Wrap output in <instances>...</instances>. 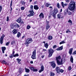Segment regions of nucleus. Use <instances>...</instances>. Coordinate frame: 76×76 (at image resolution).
Returning a JSON list of instances; mask_svg holds the SVG:
<instances>
[{"label": "nucleus", "mask_w": 76, "mask_h": 76, "mask_svg": "<svg viewBox=\"0 0 76 76\" xmlns=\"http://www.w3.org/2000/svg\"><path fill=\"white\" fill-rule=\"evenodd\" d=\"M7 22H8V21H9V16H7Z\"/></svg>", "instance_id": "48"}, {"label": "nucleus", "mask_w": 76, "mask_h": 76, "mask_svg": "<svg viewBox=\"0 0 76 76\" xmlns=\"http://www.w3.org/2000/svg\"><path fill=\"white\" fill-rule=\"evenodd\" d=\"M72 51H73V48H71L69 49V53L70 55L72 54Z\"/></svg>", "instance_id": "18"}, {"label": "nucleus", "mask_w": 76, "mask_h": 76, "mask_svg": "<svg viewBox=\"0 0 76 76\" xmlns=\"http://www.w3.org/2000/svg\"><path fill=\"white\" fill-rule=\"evenodd\" d=\"M57 7L58 8H60V7L59 5V3H58L57 4Z\"/></svg>", "instance_id": "43"}, {"label": "nucleus", "mask_w": 76, "mask_h": 76, "mask_svg": "<svg viewBox=\"0 0 76 76\" xmlns=\"http://www.w3.org/2000/svg\"><path fill=\"white\" fill-rule=\"evenodd\" d=\"M33 40L31 38H28V39L26 40V42L25 43V44L26 45H28L29 44H31Z\"/></svg>", "instance_id": "3"}, {"label": "nucleus", "mask_w": 76, "mask_h": 76, "mask_svg": "<svg viewBox=\"0 0 76 76\" xmlns=\"http://www.w3.org/2000/svg\"><path fill=\"white\" fill-rule=\"evenodd\" d=\"M31 58L32 59L36 58V50L34 49L33 51L31 56Z\"/></svg>", "instance_id": "5"}, {"label": "nucleus", "mask_w": 76, "mask_h": 76, "mask_svg": "<svg viewBox=\"0 0 76 76\" xmlns=\"http://www.w3.org/2000/svg\"><path fill=\"white\" fill-rule=\"evenodd\" d=\"M49 8H50V9H52V8H53V7L51 6H50L49 7Z\"/></svg>", "instance_id": "61"}, {"label": "nucleus", "mask_w": 76, "mask_h": 76, "mask_svg": "<svg viewBox=\"0 0 76 76\" xmlns=\"http://www.w3.org/2000/svg\"><path fill=\"white\" fill-rule=\"evenodd\" d=\"M18 56H19V54H18V53H17L14 55V57H18Z\"/></svg>", "instance_id": "30"}, {"label": "nucleus", "mask_w": 76, "mask_h": 76, "mask_svg": "<svg viewBox=\"0 0 76 76\" xmlns=\"http://www.w3.org/2000/svg\"><path fill=\"white\" fill-rule=\"evenodd\" d=\"M25 37L24 36H23L22 37V39H23V38H24Z\"/></svg>", "instance_id": "63"}, {"label": "nucleus", "mask_w": 76, "mask_h": 76, "mask_svg": "<svg viewBox=\"0 0 76 76\" xmlns=\"http://www.w3.org/2000/svg\"><path fill=\"white\" fill-rule=\"evenodd\" d=\"M4 37H5V35L3 34L0 37V43L1 44H3V40L4 39Z\"/></svg>", "instance_id": "7"}, {"label": "nucleus", "mask_w": 76, "mask_h": 76, "mask_svg": "<svg viewBox=\"0 0 76 76\" xmlns=\"http://www.w3.org/2000/svg\"><path fill=\"white\" fill-rule=\"evenodd\" d=\"M2 63L4 64H7V62L5 61H2Z\"/></svg>", "instance_id": "32"}, {"label": "nucleus", "mask_w": 76, "mask_h": 76, "mask_svg": "<svg viewBox=\"0 0 76 76\" xmlns=\"http://www.w3.org/2000/svg\"><path fill=\"white\" fill-rule=\"evenodd\" d=\"M31 28V26H27V29H29Z\"/></svg>", "instance_id": "39"}, {"label": "nucleus", "mask_w": 76, "mask_h": 76, "mask_svg": "<svg viewBox=\"0 0 76 76\" xmlns=\"http://www.w3.org/2000/svg\"><path fill=\"white\" fill-rule=\"evenodd\" d=\"M59 71L61 73H63V72H64V70H63L61 69L59 70Z\"/></svg>", "instance_id": "38"}, {"label": "nucleus", "mask_w": 76, "mask_h": 76, "mask_svg": "<svg viewBox=\"0 0 76 76\" xmlns=\"http://www.w3.org/2000/svg\"><path fill=\"white\" fill-rule=\"evenodd\" d=\"M9 44H10V42H9L6 43V45H9Z\"/></svg>", "instance_id": "46"}, {"label": "nucleus", "mask_w": 76, "mask_h": 76, "mask_svg": "<svg viewBox=\"0 0 76 76\" xmlns=\"http://www.w3.org/2000/svg\"><path fill=\"white\" fill-rule=\"evenodd\" d=\"M12 55H13L15 54V51H13L12 53Z\"/></svg>", "instance_id": "53"}, {"label": "nucleus", "mask_w": 76, "mask_h": 76, "mask_svg": "<svg viewBox=\"0 0 76 76\" xmlns=\"http://www.w3.org/2000/svg\"><path fill=\"white\" fill-rule=\"evenodd\" d=\"M25 72L26 73H29V71H30V70L29 69H27L26 68L25 69Z\"/></svg>", "instance_id": "25"}, {"label": "nucleus", "mask_w": 76, "mask_h": 76, "mask_svg": "<svg viewBox=\"0 0 76 76\" xmlns=\"http://www.w3.org/2000/svg\"><path fill=\"white\" fill-rule=\"evenodd\" d=\"M2 53H4V50H2Z\"/></svg>", "instance_id": "64"}, {"label": "nucleus", "mask_w": 76, "mask_h": 76, "mask_svg": "<svg viewBox=\"0 0 76 76\" xmlns=\"http://www.w3.org/2000/svg\"><path fill=\"white\" fill-rule=\"evenodd\" d=\"M65 42L64 41V40H63L61 42H60L59 43V44H60V45H61V44H65Z\"/></svg>", "instance_id": "26"}, {"label": "nucleus", "mask_w": 76, "mask_h": 76, "mask_svg": "<svg viewBox=\"0 0 76 76\" xmlns=\"http://www.w3.org/2000/svg\"><path fill=\"white\" fill-rule=\"evenodd\" d=\"M49 6H51V4L50 3H47L46 4V6L47 7H49Z\"/></svg>", "instance_id": "27"}, {"label": "nucleus", "mask_w": 76, "mask_h": 76, "mask_svg": "<svg viewBox=\"0 0 76 76\" xmlns=\"http://www.w3.org/2000/svg\"><path fill=\"white\" fill-rule=\"evenodd\" d=\"M68 22H69V23H72V21L71 20H69V21H68Z\"/></svg>", "instance_id": "42"}, {"label": "nucleus", "mask_w": 76, "mask_h": 76, "mask_svg": "<svg viewBox=\"0 0 76 76\" xmlns=\"http://www.w3.org/2000/svg\"><path fill=\"white\" fill-rule=\"evenodd\" d=\"M74 54H76V50L74 51L72 55H74Z\"/></svg>", "instance_id": "45"}, {"label": "nucleus", "mask_w": 76, "mask_h": 76, "mask_svg": "<svg viewBox=\"0 0 76 76\" xmlns=\"http://www.w3.org/2000/svg\"><path fill=\"white\" fill-rule=\"evenodd\" d=\"M17 26V28H19V24H16V25Z\"/></svg>", "instance_id": "51"}, {"label": "nucleus", "mask_w": 76, "mask_h": 76, "mask_svg": "<svg viewBox=\"0 0 76 76\" xmlns=\"http://www.w3.org/2000/svg\"><path fill=\"white\" fill-rule=\"evenodd\" d=\"M33 71V72H37V71H38V69H34Z\"/></svg>", "instance_id": "41"}, {"label": "nucleus", "mask_w": 76, "mask_h": 76, "mask_svg": "<svg viewBox=\"0 0 76 76\" xmlns=\"http://www.w3.org/2000/svg\"><path fill=\"white\" fill-rule=\"evenodd\" d=\"M60 68L58 66H56V68L55 70L57 72V73H60Z\"/></svg>", "instance_id": "9"}, {"label": "nucleus", "mask_w": 76, "mask_h": 76, "mask_svg": "<svg viewBox=\"0 0 76 76\" xmlns=\"http://www.w3.org/2000/svg\"><path fill=\"white\" fill-rule=\"evenodd\" d=\"M60 59H61V56H58V57L56 58L57 63L58 65H61L63 64V59H61V61H60Z\"/></svg>", "instance_id": "2"}, {"label": "nucleus", "mask_w": 76, "mask_h": 76, "mask_svg": "<svg viewBox=\"0 0 76 76\" xmlns=\"http://www.w3.org/2000/svg\"><path fill=\"white\" fill-rule=\"evenodd\" d=\"M29 69L30 70H33V71L34 69V68L32 67H29Z\"/></svg>", "instance_id": "33"}, {"label": "nucleus", "mask_w": 76, "mask_h": 76, "mask_svg": "<svg viewBox=\"0 0 76 76\" xmlns=\"http://www.w3.org/2000/svg\"><path fill=\"white\" fill-rule=\"evenodd\" d=\"M76 2H71L69 6V10L71 11H72L73 12H74L75 10V6H76V4H75Z\"/></svg>", "instance_id": "1"}, {"label": "nucleus", "mask_w": 76, "mask_h": 76, "mask_svg": "<svg viewBox=\"0 0 76 76\" xmlns=\"http://www.w3.org/2000/svg\"><path fill=\"white\" fill-rule=\"evenodd\" d=\"M39 17H40V19H42L44 18V15L43 13L41 12L39 15Z\"/></svg>", "instance_id": "10"}, {"label": "nucleus", "mask_w": 76, "mask_h": 76, "mask_svg": "<svg viewBox=\"0 0 76 76\" xmlns=\"http://www.w3.org/2000/svg\"><path fill=\"white\" fill-rule=\"evenodd\" d=\"M63 46H62L59 48H58L56 49V50H57V51H61V50H63Z\"/></svg>", "instance_id": "16"}, {"label": "nucleus", "mask_w": 76, "mask_h": 76, "mask_svg": "<svg viewBox=\"0 0 76 76\" xmlns=\"http://www.w3.org/2000/svg\"><path fill=\"white\" fill-rule=\"evenodd\" d=\"M48 39L49 40H51V39H53V37H52L51 36H50L48 37Z\"/></svg>", "instance_id": "24"}, {"label": "nucleus", "mask_w": 76, "mask_h": 76, "mask_svg": "<svg viewBox=\"0 0 76 76\" xmlns=\"http://www.w3.org/2000/svg\"><path fill=\"white\" fill-rule=\"evenodd\" d=\"M44 66H42L41 67L40 70L39 71V73H41V72L44 71Z\"/></svg>", "instance_id": "13"}, {"label": "nucleus", "mask_w": 76, "mask_h": 76, "mask_svg": "<svg viewBox=\"0 0 76 76\" xmlns=\"http://www.w3.org/2000/svg\"><path fill=\"white\" fill-rule=\"evenodd\" d=\"M12 2H13V1H11V3H10V7H12Z\"/></svg>", "instance_id": "40"}, {"label": "nucleus", "mask_w": 76, "mask_h": 76, "mask_svg": "<svg viewBox=\"0 0 76 76\" xmlns=\"http://www.w3.org/2000/svg\"><path fill=\"white\" fill-rule=\"evenodd\" d=\"M46 23H47V25H48V24H49V21H47Z\"/></svg>", "instance_id": "57"}, {"label": "nucleus", "mask_w": 76, "mask_h": 76, "mask_svg": "<svg viewBox=\"0 0 76 76\" xmlns=\"http://www.w3.org/2000/svg\"><path fill=\"white\" fill-rule=\"evenodd\" d=\"M66 33H68V32H71V31H69V29H68L66 31Z\"/></svg>", "instance_id": "47"}, {"label": "nucleus", "mask_w": 76, "mask_h": 76, "mask_svg": "<svg viewBox=\"0 0 76 76\" xmlns=\"http://www.w3.org/2000/svg\"><path fill=\"white\" fill-rule=\"evenodd\" d=\"M49 45H48V43H46L45 44H44L45 47V48L46 49L48 48V47Z\"/></svg>", "instance_id": "20"}, {"label": "nucleus", "mask_w": 76, "mask_h": 76, "mask_svg": "<svg viewBox=\"0 0 76 76\" xmlns=\"http://www.w3.org/2000/svg\"><path fill=\"white\" fill-rule=\"evenodd\" d=\"M46 51H47V50H46V49H44L43 50V51H46Z\"/></svg>", "instance_id": "54"}, {"label": "nucleus", "mask_w": 76, "mask_h": 76, "mask_svg": "<svg viewBox=\"0 0 76 76\" xmlns=\"http://www.w3.org/2000/svg\"><path fill=\"white\" fill-rule=\"evenodd\" d=\"M2 50L5 51L6 50V48L5 47H2L1 48Z\"/></svg>", "instance_id": "28"}, {"label": "nucleus", "mask_w": 76, "mask_h": 76, "mask_svg": "<svg viewBox=\"0 0 76 76\" xmlns=\"http://www.w3.org/2000/svg\"><path fill=\"white\" fill-rule=\"evenodd\" d=\"M17 60L18 63H20V61H21V59H19L18 58L17 59Z\"/></svg>", "instance_id": "29"}, {"label": "nucleus", "mask_w": 76, "mask_h": 76, "mask_svg": "<svg viewBox=\"0 0 76 76\" xmlns=\"http://www.w3.org/2000/svg\"><path fill=\"white\" fill-rule=\"evenodd\" d=\"M57 47L56 45H55L53 47V48H56Z\"/></svg>", "instance_id": "58"}, {"label": "nucleus", "mask_w": 76, "mask_h": 76, "mask_svg": "<svg viewBox=\"0 0 76 76\" xmlns=\"http://www.w3.org/2000/svg\"><path fill=\"white\" fill-rule=\"evenodd\" d=\"M70 61L72 63H73V57L72 56H71Z\"/></svg>", "instance_id": "23"}, {"label": "nucleus", "mask_w": 76, "mask_h": 76, "mask_svg": "<svg viewBox=\"0 0 76 76\" xmlns=\"http://www.w3.org/2000/svg\"><path fill=\"white\" fill-rule=\"evenodd\" d=\"M34 8L35 10H38L39 8L38 7L37 5H34Z\"/></svg>", "instance_id": "17"}, {"label": "nucleus", "mask_w": 76, "mask_h": 76, "mask_svg": "<svg viewBox=\"0 0 76 76\" xmlns=\"http://www.w3.org/2000/svg\"><path fill=\"white\" fill-rule=\"evenodd\" d=\"M22 21L21 17H19L18 19L16 20V22H17L18 23H20V22Z\"/></svg>", "instance_id": "15"}, {"label": "nucleus", "mask_w": 76, "mask_h": 76, "mask_svg": "<svg viewBox=\"0 0 76 76\" xmlns=\"http://www.w3.org/2000/svg\"><path fill=\"white\" fill-rule=\"evenodd\" d=\"M68 68H69V71L71 70L72 69V67H71V66H69V67Z\"/></svg>", "instance_id": "44"}, {"label": "nucleus", "mask_w": 76, "mask_h": 76, "mask_svg": "<svg viewBox=\"0 0 76 76\" xmlns=\"http://www.w3.org/2000/svg\"><path fill=\"white\" fill-rule=\"evenodd\" d=\"M33 5H31L30 6V8L31 9V10H32V9H33Z\"/></svg>", "instance_id": "36"}, {"label": "nucleus", "mask_w": 76, "mask_h": 76, "mask_svg": "<svg viewBox=\"0 0 76 76\" xmlns=\"http://www.w3.org/2000/svg\"><path fill=\"white\" fill-rule=\"evenodd\" d=\"M68 15H72V12H69L68 13Z\"/></svg>", "instance_id": "50"}, {"label": "nucleus", "mask_w": 76, "mask_h": 76, "mask_svg": "<svg viewBox=\"0 0 76 76\" xmlns=\"http://www.w3.org/2000/svg\"><path fill=\"white\" fill-rule=\"evenodd\" d=\"M58 10H55L54 11H53L52 14V16L54 17V19L56 18V14L58 13Z\"/></svg>", "instance_id": "6"}, {"label": "nucleus", "mask_w": 76, "mask_h": 76, "mask_svg": "<svg viewBox=\"0 0 76 76\" xmlns=\"http://www.w3.org/2000/svg\"><path fill=\"white\" fill-rule=\"evenodd\" d=\"M30 14L28 15V16H34V12L33 10H31L30 11Z\"/></svg>", "instance_id": "8"}, {"label": "nucleus", "mask_w": 76, "mask_h": 76, "mask_svg": "<svg viewBox=\"0 0 76 76\" xmlns=\"http://www.w3.org/2000/svg\"><path fill=\"white\" fill-rule=\"evenodd\" d=\"M21 3L23 5H25V2L24 1H22L21 2Z\"/></svg>", "instance_id": "37"}, {"label": "nucleus", "mask_w": 76, "mask_h": 76, "mask_svg": "<svg viewBox=\"0 0 76 76\" xmlns=\"http://www.w3.org/2000/svg\"><path fill=\"white\" fill-rule=\"evenodd\" d=\"M30 63H31V64H33V61H30Z\"/></svg>", "instance_id": "60"}, {"label": "nucleus", "mask_w": 76, "mask_h": 76, "mask_svg": "<svg viewBox=\"0 0 76 76\" xmlns=\"http://www.w3.org/2000/svg\"><path fill=\"white\" fill-rule=\"evenodd\" d=\"M16 23H14L12 24V26H16Z\"/></svg>", "instance_id": "49"}, {"label": "nucleus", "mask_w": 76, "mask_h": 76, "mask_svg": "<svg viewBox=\"0 0 76 76\" xmlns=\"http://www.w3.org/2000/svg\"><path fill=\"white\" fill-rule=\"evenodd\" d=\"M54 51L52 49H50L48 50V52L49 53L48 57H50L52 56L53 54L54 53Z\"/></svg>", "instance_id": "4"}, {"label": "nucleus", "mask_w": 76, "mask_h": 76, "mask_svg": "<svg viewBox=\"0 0 76 76\" xmlns=\"http://www.w3.org/2000/svg\"><path fill=\"white\" fill-rule=\"evenodd\" d=\"M21 9L22 10H25V7H22L21 8Z\"/></svg>", "instance_id": "35"}, {"label": "nucleus", "mask_w": 76, "mask_h": 76, "mask_svg": "<svg viewBox=\"0 0 76 76\" xmlns=\"http://www.w3.org/2000/svg\"><path fill=\"white\" fill-rule=\"evenodd\" d=\"M50 76H55V73L53 72H51L50 73Z\"/></svg>", "instance_id": "22"}, {"label": "nucleus", "mask_w": 76, "mask_h": 76, "mask_svg": "<svg viewBox=\"0 0 76 76\" xmlns=\"http://www.w3.org/2000/svg\"><path fill=\"white\" fill-rule=\"evenodd\" d=\"M51 65L53 68H55L56 66V64L54 62H51Z\"/></svg>", "instance_id": "11"}, {"label": "nucleus", "mask_w": 76, "mask_h": 76, "mask_svg": "<svg viewBox=\"0 0 76 76\" xmlns=\"http://www.w3.org/2000/svg\"><path fill=\"white\" fill-rule=\"evenodd\" d=\"M20 36H21V34L20 32H18L17 33V35L16 36L17 37L19 38Z\"/></svg>", "instance_id": "19"}, {"label": "nucleus", "mask_w": 76, "mask_h": 76, "mask_svg": "<svg viewBox=\"0 0 76 76\" xmlns=\"http://www.w3.org/2000/svg\"><path fill=\"white\" fill-rule=\"evenodd\" d=\"M61 4L63 8H64V6H67V4H64V2H62L61 3Z\"/></svg>", "instance_id": "12"}, {"label": "nucleus", "mask_w": 76, "mask_h": 76, "mask_svg": "<svg viewBox=\"0 0 76 76\" xmlns=\"http://www.w3.org/2000/svg\"><path fill=\"white\" fill-rule=\"evenodd\" d=\"M44 56H44V55L42 56V58H44Z\"/></svg>", "instance_id": "59"}, {"label": "nucleus", "mask_w": 76, "mask_h": 76, "mask_svg": "<svg viewBox=\"0 0 76 76\" xmlns=\"http://www.w3.org/2000/svg\"><path fill=\"white\" fill-rule=\"evenodd\" d=\"M58 19H60V17H61V14H58L57 15Z\"/></svg>", "instance_id": "31"}, {"label": "nucleus", "mask_w": 76, "mask_h": 76, "mask_svg": "<svg viewBox=\"0 0 76 76\" xmlns=\"http://www.w3.org/2000/svg\"><path fill=\"white\" fill-rule=\"evenodd\" d=\"M37 3V2H34V4H36Z\"/></svg>", "instance_id": "62"}, {"label": "nucleus", "mask_w": 76, "mask_h": 76, "mask_svg": "<svg viewBox=\"0 0 76 76\" xmlns=\"http://www.w3.org/2000/svg\"><path fill=\"white\" fill-rule=\"evenodd\" d=\"M50 25H49V24H47L46 26V30H47V29H48L49 28H50Z\"/></svg>", "instance_id": "21"}, {"label": "nucleus", "mask_w": 76, "mask_h": 76, "mask_svg": "<svg viewBox=\"0 0 76 76\" xmlns=\"http://www.w3.org/2000/svg\"><path fill=\"white\" fill-rule=\"evenodd\" d=\"M10 7L11 9L10 10V12H12V7Z\"/></svg>", "instance_id": "55"}, {"label": "nucleus", "mask_w": 76, "mask_h": 76, "mask_svg": "<svg viewBox=\"0 0 76 76\" xmlns=\"http://www.w3.org/2000/svg\"><path fill=\"white\" fill-rule=\"evenodd\" d=\"M17 30L16 29H14L13 31H12V34L13 35H15L16 34H17Z\"/></svg>", "instance_id": "14"}, {"label": "nucleus", "mask_w": 76, "mask_h": 76, "mask_svg": "<svg viewBox=\"0 0 76 76\" xmlns=\"http://www.w3.org/2000/svg\"><path fill=\"white\" fill-rule=\"evenodd\" d=\"M66 3H69V0H66Z\"/></svg>", "instance_id": "52"}, {"label": "nucleus", "mask_w": 76, "mask_h": 76, "mask_svg": "<svg viewBox=\"0 0 76 76\" xmlns=\"http://www.w3.org/2000/svg\"><path fill=\"white\" fill-rule=\"evenodd\" d=\"M20 22L21 23H22V24H24V23L23 21H21Z\"/></svg>", "instance_id": "56"}, {"label": "nucleus", "mask_w": 76, "mask_h": 76, "mask_svg": "<svg viewBox=\"0 0 76 76\" xmlns=\"http://www.w3.org/2000/svg\"><path fill=\"white\" fill-rule=\"evenodd\" d=\"M9 57L10 58H13V57H14V55H13V54H11L10 55Z\"/></svg>", "instance_id": "34"}]
</instances>
